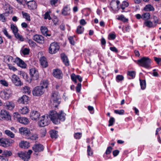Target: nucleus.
Returning a JSON list of instances; mask_svg holds the SVG:
<instances>
[{"label":"nucleus","mask_w":161,"mask_h":161,"mask_svg":"<svg viewBox=\"0 0 161 161\" xmlns=\"http://www.w3.org/2000/svg\"><path fill=\"white\" fill-rule=\"evenodd\" d=\"M81 88V84L80 83H78L75 87L76 91L77 92H79Z\"/></svg>","instance_id":"nucleus-61"},{"label":"nucleus","mask_w":161,"mask_h":161,"mask_svg":"<svg viewBox=\"0 0 161 161\" xmlns=\"http://www.w3.org/2000/svg\"><path fill=\"white\" fill-rule=\"evenodd\" d=\"M30 52V49L27 48H25L22 49L21 52L24 55H26L29 54Z\"/></svg>","instance_id":"nucleus-43"},{"label":"nucleus","mask_w":161,"mask_h":161,"mask_svg":"<svg viewBox=\"0 0 161 161\" xmlns=\"http://www.w3.org/2000/svg\"><path fill=\"white\" fill-rule=\"evenodd\" d=\"M84 28L81 26H78L76 32L78 34H81L83 33L84 31Z\"/></svg>","instance_id":"nucleus-40"},{"label":"nucleus","mask_w":161,"mask_h":161,"mask_svg":"<svg viewBox=\"0 0 161 161\" xmlns=\"http://www.w3.org/2000/svg\"><path fill=\"white\" fill-rule=\"evenodd\" d=\"M151 60L148 57H143L137 60V64L139 65L147 68L150 66Z\"/></svg>","instance_id":"nucleus-3"},{"label":"nucleus","mask_w":161,"mask_h":161,"mask_svg":"<svg viewBox=\"0 0 161 161\" xmlns=\"http://www.w3.org/2000/svg\"><path fill=\"white\" fill-rule=\"evenodd\" d=\"M41 30L42 34L45 36H50V35L47 34L48 30L45 26H42L41 28Z\"/></svg>","instance_id":"nucleus-29"},{"label":"nucleus","mask_w":161,"mask_h":161,"mask_svg":"<svg viewBox=\"0 0 161 161\" xmlns=\"http://www.w3.org/2000/svg\"><path fill=\"white\" fill-rule=\"evenodd\" d=\"M49 114L50 119L55 124H58L61 121H63L65 120V114L62 111L58 113L55 111L51 110Z\"/></svg>","instance_id":"nucleus-1"},{"label":"nucleus","mask_w":161,"mask_h":161,"mask_svg":"<svg viewBox=\"0 0 161 161\" xmlns=\"http://www.w3.org/2000/svg\"><path fill=\"white\" fill-rule=\"evenodd\" d=\"M46 134V129L45 128H42L40 130V134L42 137L45 136Z\"/></svg>","instance_id":"nucleus-49"},{"label":"nucleus","mask_w":161,"mask_h":161,"mask_svg":"<svg viewBox=\"0 0 161 161\" xmlns=\"http://www.w3.org/2000/svg\"><path fill=\"white\" fill-rule=\"evenodd\" d=\"M115 119L113 117H111L108 121L109 124L108 125V126H110L113 125Z\"/></svg>","instance_id":"nucleus-50"},{"label":"nucleus","mask_w":161,"mask_h":161,"mask_svg":"<svg viewBox=\"0 0 161 161\" xmlns=\"http://www.w3.org/2000/svg\"><path fill=\"white\" fill-rule=\"evenodd\" d=\"M33 40L39 43H43L44 42V37L40 35H36L34 36Z\"/></svg>","instance_id":"nucleus-18"},{"label":"nucleus","mask_w":161,"mask_h":161,"mask_svg":"<svg viewBox=\"0 0 161 161\" xmlns=\"http://www.w3.org/2000/svg\"><path fill=\"white\" fill-rule=\"evenodd\" d=\"M4 108L9 110H12L14 107V103L12 102H8L4 105Z\"/></svg>","instance_id":"nucleus-21"},{"label":"nucleus","mask_w":161,"mask_h":161,"mask_svg":"<svg viewBox=\"0 0 161 161\" xmlns=\"http://www.w3.org/2000/svg\"><path fill=\"white\" fill-rule=\"evenodd\" d=\"M57 131L55 130H53L50 131L49 133L52 138L56 139L57 137Z\"/></svg>","instance_id":"nucleus-34"},{"label":"nucleus","mask_w":161,"mask_h":161,"mask_svg":"<svg viewBox=\"0 0 161 161\" xmlns=\"http://www.w3.org/2000/svg\"><path fill=\"white\" fill-rule=\"evenodd\" d=\"M10 28L13 32L14 34L18 32V28L13 24H11Z\"/></svg>","instance_id":"nucleus-41"},{"label":"nucleus","mask_w":161,"mask_h":161,"mask_svg":"<svg viewBox=\"0 0 161 161\" xmlns=\"http://www.w3.org/2000/svg\"><path fill=\"white\" fill-rule=\"evenodd\" d=\"M0 20L2 22H4L6 21L5 17V14H0Z\"/></svg>","instance_id":"nucleus-55"},{"label":"nucleus","mask_w":161,"mask_h":161,"mask_svg":"<svg viewBox=\"0 0 161 161\" xmlns=\"http://www.w3.org/2000/svg\"><path fill=\"white\" fill-rule=\"evenodd\" d=\"M53 75L58 79H61L62 77V74L61 71L58 69L54 70L53 72Z\"/></svg>","instance_id":"nucleus-19"},{"label":"nucleus","mask_w":161,"mask_h":161,"mask_svg":"<svg viewBox=\"0 0 161 161\" xmlns=\"http://www.w3.org/2000/svg\"><path fill=\"white\" fill-rule=\"evenodd\" d=\"M22 14L23 15V18L25 19H26L28 21H30V16L29 14L25 13H24L23 12H22Z\"/></svg>","instance_id":"nucleus-47"},{"label":"nucleus","mask_w":161,"mask_h":161,"mask_svg":"<svg viewBox=\"0 0 161 161\" xmlns=\"http://www.w3.org/2000/svg\"><path fill=\"white\" fill-rule=\"evenodd\" d=\"M51 13L50 11L49 10L46 12L44 14V19H48L50 20L51 19L49 14Z\"/></svg>","instance_id":"nucleus-51"},{"label":"nucleus","mask_w":161,"mask_h":161,"mask_svg":"<svg viewBox=\"0 0 161 161\" xmlns=\"http://www.w3.org/2000/svg\"><path fill=\"white\" fill-rule=\"evenodd\" d=\"M153 19L154 23L155 25L156 26L158 23V20L157 17L154 15L153 16Z\"/></svg>","instance_id":"nucleus-63"},{"label":"nucleus","mask_w":161,"mask_h":161,"mask_svg":"<svg viewBox=\"0 0 161 161\" xmlns=\"http://www.w3.org/2000/svg\"><path fill=\"white\" fill-rule=\"evenodd\" d=\"M125 111L123 109L120 110H115L114 113L115 114H118L119 115H122L124 114Z\"/></svg>","instance_id":"nucleus-59"},{"label":"nucleus","mask_w":161,"mask_h":161,"mask_svg":"<svg viewBox=\"0 0 161 161\" xmlns=\"http://www.w3.org/2000/svg\"><path fill=\"white\" fill-rule=\"evenodd\" d=\"M144 24L146 26L149 28H152L153 27V22L150 20L145 21L144 23Z\"/></svg>","instance_id":"nucleus-36"},{"label":"nucleus","mask_w":161,"mask_h":161,"mask_svg":"<svg viewBox=\"0 0 161 161\" xmlns=\"http://www.w3.org/2000/svg\"><path fill=\"white\" fill-rule=\"evenodd\" d=\"M30 74L33 80H36L39 77V73L35 68H32L30 69Z\"/></svg>","instance_id":"nucleus-11"},{"label":"nucleus","mask_w":161,"mask_h":161,"mask_svg":"<svg viewBox=\"0 0 161 161\" xmlns=\"http://www.w3.org/2000/svg\"><path fill=\"white\" fill-rule=\"evenodd\" d=\"M8 116L7 111L5 110H1L0 112V120L5 119Z\"/></svg>","instance_id":"nucleus-24"},{"label":"nucleus","mask_w":161,"mask_h":161,"mask_svg":"<svg viewBox=\"0 0 161 161\" xmlns=\"http://www.w3.org/2000/svg\"><path fill=\"white\" fill-rule=\"evenodd\" d=\"M22 92L28 94L31 93V90L30 88L27 86H25L22 88Z\"/></svg>","instance_id":"nucleus-39"},{"label":"nucleus","mask_w":161,"mask_h":161,"mask_svg":"<svg viewBox=\"0 0 161 161\" xmlns=\"http://www.w3.org/2000/svg\"><path fill=\"white\" fill-rule=\"evenodd\" d=\"M82 136V133L80 132L75 133L74 134V137L76 139H80Z\"/></svg>","instance_id":"nucleus-52"},{"label":"nucleus","mask_w":161,"mask_h":161,"mask_svg":"<svg viewBox=\"0 0 161 161\" xmlns=\"http://www.w3.org/2000/svg\"><path fill=\"white\" fill-rule=\"evenodd\" d=\"M18 102L23 104H27L28 101V97L26 95L23 96L18 100Z\"/></svg>","instance_id":"nucleus-22"},{"label":"nucleus","mask_w":161,"mask_h":161,"mask_svg":"<svg viewBox=\"0 0 161 161\" xmlns=\"http://www.w3.org/2000/svg\"><path fill=\"white\" fill-rule=\"evenodd\" d=\"M0 146L4 147H6L9 146V142L7 139L3 138H0Z\"/></svg>","instance_id":"nucleus-20"},{"label":"nucleus","mask_w":161,"mask_h":161,"mask_svg":"<svg viewBox=\"0 0 161 161\" xmlns=\"http://www.w3.org/2000/svg\"><path fill=\"white\" fill-rule=\"evenodd\" d=\"M40 61L43 67L46 68L48 66V63L47 59L45 57H42L40 59Z\"/></svg>","instance_id":"nucleus-23"},{"label":"nucleus","mask_w":161,"mask_h":161,"mask_svg":"<svg viewBox=\"0 0 161 161\" xmlns=\"http://www.w3.org/2000/svg\"><path fill=\"white\" fill-rule=\"evenodd\" d=\"M12 153L10 151L5 150L3 152L2 155L4 156H9L12 155Z\"/></svg>","instance_id":"nucleus-46"},{"label":"nucleus","mask_w":161,"mask_h":161,"mask_svg":"<svg viewBox=\"0 0 161 161\" xmlns=\"http://www.w3.org/2000/svg\"><path fill=\"white\" fill-rule=\"evenodd\" d=\"M117 19L118 20H121L124 22H126L128 20V19H126L125 16L121 15L120 16H118Z\"/></svg>","instance_id":"nucleus-45"},{"label":"nucleus","mask_w":161,"mask_h":161,"mask_svg":"<svg viewBox=\"0 0 161 161\" xmlns=\"http://www.w3.org/2000/svg\"><path fill=\"white\" fill-rule=\"evenodd\" d=\"M11 80L13 83L16 86H20L23 85L19 78L15 74H13L11 76Z\"/></svg>","instance_id":"nucleus-10"},{"label":"nucleus","mask_w":161,"mask_h":161,"mask_svg":"<svg viewBox=\"0 0 161 161\" xmlns=\"http://www.w3.org/2000/svg\"><path fill=\"white\" fill-rule=\"evenodd\" d=\"M14 117L15 120H17L19 123L25 124H28L29 121L28 119L25 117H21L20 115L18 113H15L14 114Z\"/></svg>","instance_id":"nucleus-5"},{"label":"nucleus","mask_w":161,"mask_h":161,"mask_svg":"<svg viewBox=\"0 0 161 161\" xmlns=\"http://www.w3.org/2000/svg\"><path fill=\"white\" fill-rule=\"evenodd\" d=\"M14 62L16 63L19 66L22 68H25L26 67V65L24 62L20 58L17 57L15 59Z\"/></svg>","instance_id":"nucleus-12"},{"label":"nucleus","mask_w":161,"mask_h":161,"mask_svg":"<svg viewBox=\"0 0 161 161\" xmlns=\"http://www.w3.org/2000/svg\"><path fill=\"white\" fill-rule=\"evenodd\" d=\"M87 152L88 155L91 156L93 154V152L90 145L87 146Z\"/></svg>","instance_id":"nucleus-53"},{"label":"nucleus","mask_w":161,"mask_h":161,"mask_svg":"<svg viewBox=\"0 0 161 161\" xmlns=\"http://www.w3.org/2000/svg\"><path fill=\"white\" fill-rule=\"evenodd\" d=\"M128 3L126 1H124L122 2V3L121 4V8L123 10H124L125 8L128 7Z\"/></svg>","instance_id":"nucleus-44"},{"label":"nucleus","mask_w":161,"mask_h":161,"mask_svg":"<svg viewBox=\"0 0 161 161\" xmlns=\"http://www.w3.org/2000/svg\"><path fill=\"white\" fill-rule=\"evenodd\" d=\"M70 8L68 5L66 6L63 9L62 14L64 15H67L69 14Z\"/></svg>","instance_id":"nucleus-30"},{"label":"nucleus","mask_w":161,"mask_h":161,"mask_svg":"<svg viewBox=\"0 0 161 161\" xmlns=\"http://www.w3.org/2000/svg\"><path fill=\"white\" fill-rule=\"evenodd\" d=\"M6 59L9 62H14V61L15 59H14L12 57L9 56H7L6 58Z\"/></svg>","instance_id":"nucleus-62"},{"label":"nucleus","mask_w":161,"mask_h":161,"mask_svg":"<svg viewBox=\"0 0 161 161\" xmlns=\"http://www.w3.org/2000/svg\"><path fill=\"white\" fill-rule=\"evenodd\" d=\"M21 75L22 76L23 78L25 80L29 82H31V79H29L28 75L25 72L23 71Z\"/></svg>","instance_id":"nucleus-35"},{"label":"nucleus","mask_w":161,"mask_h":161,"mask_svg":"<svg viewBox=\"0 0 161 161\" xmlns=\"http://www.w3.org/2000/svg\"><path fill=\"white\" fill-rule=\"evenodd\" d=\"M44 91V90L41 86H38L36 87L33 89L32 94L34 96H40L42 95Z\"/></svg>","instance_id":"nucleus-8"},{"label":"nucleus","mask_w":161,"mask_h":161,"mask_svg":"<svg viewBox=\"0 0 161 161\" xmlns=\"http://www.w3.org/2000/svg\"><path fill=\"white\" fill-rule=\"evenodd\" d=\"M61 99L60 95L58 92H56L52 93L51 97V102L53 106L57 107L60 103Z\"/></svg>","instance_id":"nucleus-2"},{"label":"nucleus","mask_w":161,"mask_h":161,"mask_svg":"<svg viewBox=\"0 0 161 161\" xmlns=\"http://www.w3.org/2000/svg\"><path fill=\"white\" fill-rule=\"evenodd\" d=\"M32 151L31 150H29L26 153L21 152L18 153V156L24 161H28L30 158V155L32 153Z\"/></svg>","instance_id":"nucleus-6"},{"label":"nucleus","mask_w":161,"mask_h":161,"mask_svg":"<svg viewBox=\"0 0 161 161\" xmlns=\"http://www.w3.org/2000/svg\"><path fill=\"white\" fill-rule=\"evenodd\" d=\"M81 12L85 16H87L90 13V10L89 8H85L82 10Z\"/></svg>","instance_id":"nucleus-37"},{"label":"nucleus","mask_w":161,"mask_h":161,"mask_svg":"<svg viewBox=\"0 0 161 161\" xmlns=\"http://www.w3.org/2000/svg\"><path fill=\"white\" fill-rule=\"evenodd\" d=\"M12 93L10 90H4L1 91L0 93V96L4 100H7L11 96Z\"/></svg>","instance_id":"nucleus-9"},{"label":"nucleus","mask_w":161,"mask_h":161,"mask_svg":"<svg viewBox=\"0 0 161 161\" xmlns=\"http://www.w3.org/2000/svg\"><path fill=\"white\" fill-rule=\"evenodd\" d=\"M140 80L141 88L142 90H144L145 88L146 87L145 80Z\"/></svg>","instance_id":"nucleus-42"},{"label":"nucleus","mask_w":161,"mask_h":161,"mask_svg":"<svg viewBox=\"0 0 161 161\" xmlns=\"http://www.w3.org/2000/svg\"><path fill=\"white\" fill-rule=\"evenodd\" d=\"M143 10L146 11H153L154 8L151 4H147L144 7Z\"/></svg>","instance_id":"nucleus-32"},{"label":"nucleus","mask_w":161,"mask_h":161,"mask_svg":"<svg viewBox=\"0 0 161 161\" xmlns=\"http://www.w3.org/2000/svg\"><path fill=\"white\" fill-rule=\"evenodd\" d=\"M14 34L15 37L17 39H19L21 41H24V38H23L22 36L19 35L18 32H17V33H14Z\"/></svg>","instance_id":"nucleus-48"},{"label":"nucleus","mask_w":161,"mask_h":161,"mask_svg":"<svg viewBox=\"0 0 161 161\" xmlns=\"http://www.w3.org/2000/svg\"><path fill=\"white\" fill-rule=\"evenodd\" d=\"M119 1L118 0H113L110 3V6L112 9L114 11H116L118 9L119 4Z\"/></svg>","instance_id":"nucleus-14"},{"label":"nucleus","mask_w":161,"mask_h":161,"mask_svg":"<svg viewBox=\"0 0 161 161\" xmlns=\"http://www.w3.org/2000/svg\"><path fill=\"white\" fill-rule=\"evenodd\" d=\"M150 18V15L148 13H143L142 15V19L145 21L148 20Z\"/></svg>","instance_id":"nucleus-33"},{"label":"nucleus","mask_w":161,"mask_h":161,"mask_svg":"<svg viewBox=\"0 0 161 161\" xmlns=\"http://www.w3.org/2000/svg\"><path fill=\"white\" fill-rule=\"evenodd\" d=\"M59 49V46L57 43H51L49 48V52L51 54H55L57 52Z\"/></svg>","instance_id":"nucleus-7"},{"label":"nucleus","mask_w":161,"mask_h":161,"mask_svg":"<svg viewBox=\"0 0 161 161\" xmlns=\"http://www.w3.org/2000/svg\"><path fill=\"white\" fill-rule=\"evenodd\" d=\"M38 138V135L36 134H33L31 135L30 136V139L32 140H36Z\"/></svg>","instance_id":"nucleus-54"},{"label":"nucleus","mask_w":161,"mask_h":161,"mask_svg":"<svg viewBox=\"0 0 161 161\" xmlns=\"http://www.w3.org/2000/svg\"><path fill=\"white\" fill-rule=\"evenodd\" d=\"M20 147L24 148H28L29 147V143L26 141H22L19 144Z\"/></svg>","instance_id":"nucleus-27"},{"label":"nucleus","mask_w":161,"mask_h":161,"mask_svg":"<svg viewBox=\"0 0 161 161\" xmlns=\"http://www.w3.org/2000/svg\"><path fill=\"white\" fill-rule=\"evenodd\" d=\"M61 58L64 64L66 66L69 65V61L67 56L64 54H61Z\"/></svg>","instance_id":"nucleus-25"},{"label":"nucleus","mask_w":161,"mask_h":161,"mask_svg":"<svg viewBox=\"0 0 161 161\" xmlns=\"http://www.w3.org/2000/svg\"><path fill=\"white\" fill-rule=\"evenodd\" d=\"M40 86H41L44 90L45 88H47L48 85V82L47 80H41L40 84Z\"/></svg>","instance_id":"nucleus-28"},{"label":"nucleus","mask_w":161,"mask_h":161,"mask_svg":"<svg viewBox=\"0 0 161 161\" xmlns=\"http://www.w3.org/2000/svg\"><path fill=\"white\" fill-rule=\"evenodd\" d=\"M4 132L6 135L11 138H14V134L9 130H6L4 131Z\"/></svg>","instance_id":"nucleus-38"},{"label":"nucleus","mask_w":161,"mask_h":161,"mask_svg":"<svg viewBox=\"0 0 161 161\" xmlns=\"http://www.w3.org/2000/svg\"><path fill=\"white\" fill-rule=\"evenodd\" d=\"M32 149L36 152L42 151L44 149L43 146L40 144H35L32 147Z\"/></svg>","instance_id":"nucleus-15"},{"label":"nucleus","mask_w":161,"mask_h":161,"mask_svg":"<svg viewBox=\"0 0 161 161\" xmlns=\"http://www.w3.org/2000/svg\"><path fill=\"white\" fill-rule=\"evenodd\" d=\"M127 75L133 78L135 76V72L134 71H129L128 72Z\"/></svg>","instance_id":"nucleus-56"},{"label":"nucleus","mask_w":161,"mask_h":161,"mask_svg":"<svg viewBox=\"0 0 161 161\" xmlns=\"http://www.w3.org/2000/svg\"><path fill=\"white\" fill-rule=\"evenodd\" d=\"M27 2L26 4L27 5L28 8L30 9H36L37 7L36 3L35 1L31 0L29 1H25Z\"/></svg>","instance_id":"nucleus-16"},{"label":"nucleus","mask_w":161,"mask_h":161,"mask_svg":"<svg viewBox=\"0 0 161 161\" xmlns=\"http://www.w3.org/2000/svg\"><path fill=\"white\" fill-rule=\"evenodd\" d=\"M50 120L47 115H44L40 117L38 122L39 126L44 127L49 124Z\"/></svg>","instance_id":"nucleus-4"},{"label":"nucleus","mask_w":161,"mask_h":161,"mask_svg":"<svg viewBox=\"0 0 161 161\" xmlns=\"http://www.w3.org/2000/svg\"><path fill=\"white\" fill-rule=\"evenodd\" d=\"M77 75H75L74 74H72L71 75V78L72 80L75 82V83L77 82Z\"/></svg>","instance_id":"nucleus-58"},{"label":"nucleus","mask_w":161,"mask_h":161,"mask_svg":"<svg viewBox=\"0 0 161 161\" xmlns=\"http://www.w3.org/2000/svg\"><path fill=\"white\" fill-rule=\"evenodd\" d=\"M0 83L3 86H8V83L5 80H0Z\"/></svg>","instance_id":"nucleus-60"},{"label":"nucleus","mask_w":161,"mask_h":161,"mask_svg":"<svg viewBox=\"0 0 161 161\" xmlns=\"http://www.w3.org/2000/svg\"><path fill=\"white\" fill-rule=\"evenodd\" d=\"M40 114L37 111L33 110L31 111L30 114V117L33 120H36L39 119Z\"/></svg>","instance_id":"nucleus-13"},{"label":"nucleus","mask_w":161,"mask_h":161,"mask_svg":"<svg viewBox=\"0 0 161 161\" xmlns=\"http://www.w3.org/2000/svg\"><path fill=\"white\" fill-rule=\"evenodd\" d=\"M8 68L9 69H10L11 70H12L14 72L15 71L17 70V69L14 66L12 65L11 64H8Z\"/></svg>","instance_id":"nucleus-57"},{"label":"nucleus","mask_w":161,"mask_h":161,"mask_svg":"<svg viewBox=\"0 0 161 161\" xmlns=\"http://www.w3.org/2000/svg\"><path fill=\"white\" fill-rule=\"evenodd\" d=\"M19 112L23 114H25L28 112L29 109L27 107L25 106L19 109Z\"/></svg>","instance_id":"nucleus-31"},{"label":"nucleus","mask_w":161,"mask_h":161,"mask_svg":"<svg viewBox=\"0 0 161 161\" xmlns=\"http://www.w3.org/2000/svg\"><path fill=\"white\" fill-rule=\"evenodd\" d=\"M28 42L30 46L31 47H34L36 46V43L31 40H29Z\"/></svg>","instance_id":"nucleus-64"},{"label":"nucleus","mask_w":161,"mask_h":161,"mask_svg":"<svg viewBox=\"0 0 161 161\" xmlns=\"http://www.w3.org/2000/svg\"><path fill=\"white\" fill-rule=\"evenodd\" d=\"M17 3L18 4H16L15 3V6L18 9H21L22 8V6H25V4L23 0H16Z\"/></svg>","instance_id":"nucleus-26"},{"label":"nucleus","mask_w":161,"mask_h":161,"mask_svg":"<svg viewBox=\"0 0 161 161\" xmlns=\"http://www.w3.org/2000/svg\"><path fill=\"white\" fill-rule=\"evenodd\" d=\"M19 133L22 135H29L31 133L30 130L26 127H21L19 129Z\"/></svg>","instance_id":"nucleus-17"}]
</instances>
